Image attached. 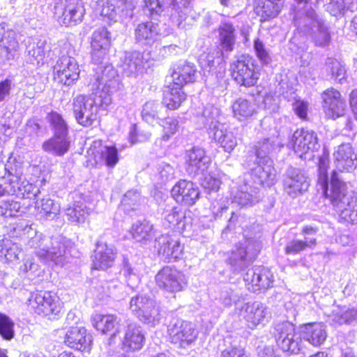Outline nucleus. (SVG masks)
I'll return each instance as SVG.
<instances>
[{
  "label": "nucleus",
  "instance_id": "42",
  "mask_svg": "<svg viewBox=\"0 0 357 357\" xmlns=\"http://www.w3.org/2000/svg\"><path fill=\"white\" fill-rule=\"evenodd\" d=\"M22 251V248L10 239L0 241V259L3 263L10 264L17 262Z\"/></svg>",
  "mask_w": 357,
  "mask_h": 357
},
{
  "label": "nucleus",
  "instance_id": "33",
  "mask_svg": "<svg viewBox=\"0 0 357 357\" xmlns=\"http://www.w3.org/2000/svg\"><path fill=\"white\" fill-rule=\"evenodd\" d=\"M160 38L158 25L153 22L139 24L135 29V38L142 45L151 46Z\"/></svg>",
  "mask_w": 357,
  "mask_h": 357
},
{
  "label": "nucleus",
  "instance_id": "41",
  "mask_svg": "<svg viewBox=\"0 0 357 357\" xmlns=\"http://www.w3.org/2000/svg\"><path fill=\"white\" fill-rule=\"evenodd\" d=\"M35 208L38 218L45 220H52L56 218L61 209L60 205L49 197L37 200L35 203Z\"/></svg>",
  "mask_w": 357,
  "mask_h": 357
},
{
  "label": "nucleus",
  "instance_id": "55",
  "mask_svg": "<svg viewBox=\"0 0 357 357\" xmlns=\"http://www.w3.org/2000/svg\"><path fill=\"white\" fill-rule=\"evenodd\" d=\"M160 124L163 128L162 139L164 141H168L178 130V121L174 117H167L162 119Z\"/></svg>",
  "mask_w": 357,
  "mask_h": 357
},
{
  "label": "nucleus",
  "instance_id": "31",
  "mask_svg": "<svg viewBox=\"0 0 357 357\" xmlns=\"http://www.w3.org/2000/svg\"><path fill=\"white\" fill-rule=\"evenodd\" d=\"M116 251L112 245H109L106 243L98 241L96 244V248L94 250L93 259V266L97 270H106L113 266L115 258Z\"/></svg>",
  "mask_w": 357,
  "mask_h": 357
},
{
  "label": "nucleus",
  "instance_id": "22",
  "mask_svg": "<svg viewBox=\"0 0 357 357\" xmlns=\"http://www.w3.org/2000/svg\"><path fill=\"white\" fill-rule=\"evenodd\" d=\"M96 163L102 162L108 167H114L119 162L118 150L114 146H104L100 140H95L87 151Z\"/></svg>",
  "mask_w": 357,
  "mask_h": 357
},
{
  "label": "nucleus",
  "instance_id": "13",
  "mask_svg": "<svg viewBox=\"0 0 357 357\" xmlns=\"http://www.w3.org/2000/svg\"><path fill=\"white\" fill-rule=\"evenodd\" d=\"M238 310L239 317L252 330L259 326H264L271 317L267 306L259 301L245 303Z\"/></svg>",
  "mask_w": 357,
  "mask_h": 357
},
{
  "label": "nucleus",
  "instance_id": "49",
  "mask_svg": "<svg viewBox=\"0 0 357 357\" xmlns=\"http://www.w3.org/2000/svg\"><path fill=\"white\" fill-rule=\"evenodd\" d=\"M275 140L274 138H267L257 142L255 146V153L249 154L247 159L249 162L264 160V158H270L269 154L274 149Z\"/></svg>",
  "mask_w": 357,
  "mask_h": 357
},
{
  "label": "nucleus",
  "instance_id": "26",
  "mask_svg": "<svg viewBox=\"0 0 357 357\" xmlns=\"http://www.w3.org/2000/svg\"><path fill=\"white\" fill-rule=\"evenodd\" d=\"M64 344L68 347L79 351H89L92 338L84 327H70L65 335Z\"/></svg>",
  "mask_w": 357,
  "mask_h": 357
},
{
  "label": "nucleus",
  "instance_id": "29",
  "mask_svg": "<svg viewBox=\"0 0 357 357\" xmlns=\"http://www.w3.org/2000/svg\"><path fill=\"white\" fill-rule=\"evenodd\" d=\"M1 55L7 60L14 59L19 54L18 33L13 30L5 31V24H0Z\"/></svg>",
  "mask_w": 357,
  "mask_h": 357
},
{
  "label": "nucleus",
  "instance_id": "48",
  "mask_svg": "<svg viewBox=\"0 0 357 357\" xmlns=\"http://www.w3.org/2000/svg\"><path fill=\"white\" fill-rule=\"evenodd\" d=\"M321 73L326 79L330 78L341 82L345 77L346 70L339 61L333 58H328L321 70Z\"/></svg>",
  "mask_w": 357,
  "mask_h": 357
},
{
  "label": "nucleus",
  "instance_id": "46",
  "mask_svg": "<svg viewBox=\"0 0 357 357\" xmlns=\"http://www.w3.org/2000/svg\"><path fill=\"white\" fill-rule=\"evenodd\" d=\"M217 144L227 153H230L237 146V139L233 132L225 126L211 134Z\"/></svg>",
  "mask_w": 357,
  "mask_h": 357
},
{
  "label": "nucleus",
  "instance_id": "35",
  "mask_svg": "<svg viewBox=\"0 0 357 357\" xmlns=\"http://www.w3.org/2000/svg\"><path fill=\"white\" fill-rule=\"evenodd\" d=\"M327 321L331 325L351 324L357 322V308H346L333 305L330 311L324 312Z\"/></svg>",
  "mask_w": 357,
  "mask_h": 357
},
{
  "label": "nucleus",
  "instance_id": "20",
  "mask_svg": "<svg viewBox=\"0 0 357 357\" xmlns=\"http://www.w3.org/2000/svg\"><path fill=\"white\" fill-rule=\"evenodd\" d=\"M291 141L294 152L301 158L307 153L313 152L319 147L316 133L308 129L296 130Z\"/></svg>",
  "mask_w": 357,
  "mask_h": 357
},
{
  "label": "nucleus",
  "instance_id": "38",
  "mask_svg": "<svg viewBox=\"0 0 357 357\" xmlns=\"http://www.w3.org/2000/svg\"><path fill=\"white\" fill-rule=\"evenodd\" d=\"M224 119L220 109L213 105L205 107L201 116L202 123L210 135L225 126L222 123Z\"/></svg>",
  "mask_w": 357,
  "mask_h": 357
},
{
  "label": "nucleus",
  "instance_id": "50",
  "mask_svg": "<svg viewBox=\"0 0 357 357\" xmlns=\"http://www.w3.org/2000/svg\"><path fill=\"white\" fill-rule=\"evenodd\" d=\"M317 243L314 237L305 236L304 240L294 239L289 241L285 246L287 255H296L306 248H313Z\"/></svg>",
  "mask_w": 357,
  "mask_h": 357
},
{
  "label": "nucleus",
  "instance_id": "19",
  "mask_svg": "<svg viewBox=\"0 0 357 357\" xmlns=\"http://www.w3.org/2000/svg\"><path fill=\"white\" fill-rule=\"evenodd\" d=\"M154 246L160 258L165 262H174L182 257L183 246L178 239L169 235H161L156 238Z\"/></svg>",
  "mask_w": 357,
  "mask_h": 357
},
{
  "label": "nucleus",
  "instance_id": "54",
  "mask_svg": "<svg viewBox=\"0 0 357 357\" xmlns=\"http://www.w3.org/2000/svg\"><path fill=\"white\" fill-rule=\"evenodd\" d=\"M160 105L155 101L146 102L142 110V117L144 121L149 124L153 123L158 119V108Z\"/></svg>",
  "mask_w": 357,
  "mask_h": 357
},
{
  "label": "nucleus",
  "instance_id": "4",
  "mask_svg": "<svg viewBox=\"0 0 357 357\" xmlns=\"http://www.w3.org/2000/svg\"><path fill=\"white\" fill-rule=\"evenodd\" d=\"M27 165L20 156L11 155L6 164L0 162V167L6 169L10 181V192L22 199L35 198L40 190L36 185L29 183L25 176L24 170Z\"/></svg>",
  "mask_w": 357,
  "mask_h": 357
},
{
  "label": "nucleus",
  "instance_id": "45",
  "mask_svg": "<svg viewBox=\"0 0 357 357\" xmlns=\"http://www.w3.org/2000/svg\"><path fill=\"white\" fill-rule=\"evenodd\" d=\"M234 117L239 121L245 120L256 113L255 104L246 98H238L231 105Z\"/></svg>",
  "mask_w": 357,
  "mask_h": 357
},
{
  "label": "nucleus",
  "instance_id": "12",
  "mask_svg": "<svg viewBox=\"0 0 357 357\" xmlns=\"http://www.w3.org/2000/svg\"><path fill=\"white\" fill-rule=\"evenodd\" d=\"M155 282L160 289L171 293L183 290L187 286L184 273L174 267H163L155 275Z\"/></svg>",
  "mask_w": 357,
  "mask_h": 357
},
{
  "label": "nucleus",
  "instance_id": "43",
  "mask_svg": "<svg viewBox=\"0 0 357 357\" xmlns=\"http://www.w3.org/2000/svg\"><path fill=\"white\" fill-rule=\"evenodd\" d=\"M283 1H259L257 0L255 12L264 21L275 17L283 7Z\"/></svg>",
  "mask_w": 357,
  "mask_h": 357
},
{
  "label": "nucleus",
  "instance_id": "11",
  "mask_svg": "<svg viewBox=\"0 0 357 357\" xmlns=\"http://www.w3.org/2000/svg\"><path fill=\"white\" fill-rule=\"evenodd\" d=\"M231 75L240 86L251 87L259 79L260 73L251 59H238L230 66Z\"/></svg>",
  "mask_w": 357,
  "mask_h": 357
},
{
  "label": "nucleus",
  "instance_id": "64",
  "mask_svg": "<svg viewBox=\"0 0 357 357\" xmlns=\"http://www.w3.org/2000/svg\"><path fill=\"white\" fill-rule=\"evenodd\" d=\"M220 357H251V356L243 347L231 346L224 349Z\"/></svg>",
  "mask_w": 357,
  "mask_h": 357
},
{
  "label": "nucleus",
  "instance_id": "7",
  "mask_svg": "<svg viewBox=\"0 0 357 357\" xmlns=\"http://www.w3.org/2000/svg\"><path fill=\"white\" fill-rule=\"evenodd\" d=\"M243 243L236 245L229 258V263L234 272L241 271L252 261L259 252L260 243L255 238L244 234Z\"/></svg>",
  "mask_w": 357,
  "mask_h": 357
},
{
  "label": "nucleus",
  "instance_id": "32",
  "mask_svg": "<svg viewBox=\"0 0 357 357\" xmlns=\"http://www.w3.org/2000/svg\"><path fill=\"white\" fill-rule=\"evenodd\" d=\"M259 200V190L256 186H251L247 183L239 185L236 190L232 191V204L241 207L251 206Z\"/></svg>",
  "mask_w": 357,
  "mask_h": 357
},
{
  "label": "nucleus",
  "instance_id": "62",
  "mask_svg": "<svg viewBox=\"0 0 357 357\" xmlns=\"http://www.w3.org/2000/svg\"><path fill=\"white\" fill-rule=\"evenodd\" d=\"M229 202V199L227 197H221L212 202L211 210L215 219L221 217L222 213L227 210Z\"/></svg>",
  "mask_w": 357,
  "mask_h": 357
},
{
  "label": "nucleus",
  "instance_id": "9",
  "mask_svg": "<svg viewBox=\"0 0 357 357\" xmlns=\"http://www.w3.org/2000/svg\"><path fill=\"white\" fill-rule=\"evenodd\" d=\"M130 309L142 322L151 326H155L160 321L158 306L153 300L146 296L132 297L130 302Z\"/></svg>",
  "mask_w": 357,
  "mask_h": 357
},
{
  "label": "nucleus",
  "instance_id": "37",
  "mask_svg": "<svg viewBox=\"0 0 357 357\" xmlns=\"http://www.w3.org/2000/svg\"><path fill=\"white\" fill-rule=\"evenodd\" d=\"M73 199V203L65 209V215L73 223H84L89 215L90 209L85 205L79 193L75 192Z\"/></svg>",
  "mask_w": 357,
  "mask_h": 357
},
{
  "label": "nucleus",
  "instance_id": "8",
  "mask_svg": "<svg viewBox=\"0 0 357 357\" xmlns=\"http://www.w3.org/2000/svg\"><path fill=\"white\" fill-rule=\"evenodd\" d=\"M54 15L67 26L79 24L85 14L82 0H54Z\"/></svg>",
  "mask_w": 357,
  "mask_h": 357
},
{
  "label": "nucleus",
  "instance_id": "18",
  "mask_svg": "<svg viewBox=\"0 0 357 357\" xmlns=\"http://www.w3.org/2000/svg\"><path fill=\"white\" fill-rule=\"evenodd\" d=\"M295 24L298 28H305V30H312L314 33L315 44L319 46H325L328 44L330 36L327 27L317 18L314 10H310L303 18L296 17Z\"/></svg>",
  "mask_w": 357,
  "mask_h": 357
},
{
  "label": "nucleus",
  "instance_id": "39",
  "mask_svg": "<svg viewBox=\"0 0 357 357\" xmlns=\"http://www.w3.org/2000/svg\"><path fill=\"white\" fill-rule=\"evenodd\" d=\"M354 151L350 144H342L334 153L336 168L340 171H349L355 166Z\"/></svg>",
  "mask_w": 357,
  "mask_h": 357
},
{
  "label": "nucleus",
  "instance_id": "17",
  "mask_svg": "<svg viewBox=\"0 0 357 357\" xmlns=\"http://www.w3.org/2000/svg\"><path fill=\"white\" fill-rule=\"evenodd\" d=\"M243 280L248 289L254 293L268 289L274 282L271 271L260 266L249 268L243 275Z\"/></svg>",
  "mask_w": 357,
  "mask_h": 357
},
{
  "label": "nucleus",
  "instance_id": "51",
  "mask_svg": "<svg viewBox=\"0 0 357 357\" xmlns=\"http://www.w3.org/2000/svg\"><path fill=\"white\" fill-rule=\"evenodd\" d=\"M24 213L25 208L17 201H3L0 204V215L5 218L21 216Z\"/></svg>",
  "mask_w": 357,
  "mask_h": 357
},
{
  "label": "nucleus",
  "instance_id": "36",
  "mask_svg": "<svg viewBox=\"0 0 357 357\" xmlns=\"http://www.w3.org/2000/svg\"><path fill=\"white\" fill-rule=\"evenodd\" d=\"M172 82L180 86L195 82L197 71L194 63L185 61H180L172 74Z\"/></svg>",
  "mask_w": 357,
  "mask_h": 357
},
{
  "label": "nucleus",
  "instance_id": "56",
  "mask_svg": "<svg viewBox=\"0 0 357 357\" xmlns=\"http://www.w3.org/2000/svg\"><path fill=\"white\" fill-rule=\"evenodd\" d=\"M91 47H109L110 38L109 33L105 27L97 29L92 35Z\"/></svg>",
  "mask_w": 357,
  "mask_h": 357
},
{
  "label": "nucleus",
  "instance_id": "40",
  "mask_svg": "<svg viewBox=\"0 0 357 357\" xmlns=\"http://www.w3.org/2000/svg\"><path fill=\"white\" fill-rule=\"evenodd\" d=\"M183 87L172 83L167 86L163 93V103L171 110L178 109L186 99Z\"/></svg>",
  "mask_w": 357,
  "mask_h": 357
},
{
  "label": "nucleus",
  "instance_id": "60",
  "mask_svg": "<svg viewBox=\"0 0 357 357\" xmlns=\"http://www.w3.org/2000/svg\"><path fill=\"white\" fill-rule=\"evenodd\" d=\"M326 10L331 13V15L337 16L342 13L344 8V0H320Z\"/></svg>",
  "mask_w": 357,
  "mask_h": 357
},
{
  "label": "nucleus",
  "instance_id": "23",
  "mask_svg": "<svg viewBox=\"0 0 357 357\" xmlns=\"http://www.w3.org/2000/svg\"><path fill=\"white\" fill-rule=\"evenodd\" d=\"M310 182L306 174L300 169L289 168L284 183V191L291 197H296L307 191Z\"/></svg>",
  "mask_w": 357,
  "mask_h": 357
},
{
  "label": "nucleus",
  "instance_id": "2",
  "mask_svg": "<svg viewBox=\"0 0 357 357\" xmlns=\"http://www.w3.org/2000/svg\"><path fill=\"white\" fill-rule=\"evenodd\" d=\"M328 167V158L321 157L319 160L318 184L326 197L330 199L340 219L351 224L357 223V195L353 191H347V184L340 179L335 171L331 175L329 187Z\"/></svg>",
  "mask_w": 357,
  "mask_h": 357
},
{
  "label": "nucleus",
  "instance_id": "52",
  "mask_svg": "<svg viewBox=\"0 0 357 357\" xmlns=\"http://www.w3.org/2000/svg\"><path fill=\"white\" fill-rule=\"evenodd\" d=\"M174 177V169L170 165L161 162L157 167L156 172L153 175V180L158 184L162 185L171 181Z\"/></svg>",
  "mask_w": 357,
  "mask_h": 357
},
{
  "label": "nucleus",
  "instance_id": "47",
  "mask_svg": "<svg viewBox=\"0 0 357 357\" xmlns=\"http://www.w3.org/2000/svg\"><path fill=\"white\" fill-rule=\"evenodd\" d=\"M130 233L136 241L146 243L154 236L153 226L146 220L137 222L132 224Z\"/></svg>",
  "mask_w": 357,
  "mask_h": 357
},
{
  "label": "nucleus",
  "instance_id": "57",
  "mask_svg": "<svg viewBox=\"0 0 357 357\" xmlns=\"http://www.w3.org/2000/svg\"><path fill=\"white\" fill-rule=\"evenodd\" d=\"M0 335L7 340L14 337V323L9 317L2 313H0Z\"/></svg>",
  "mask_w": 357,
  "mask_h": 357
},
{
  "label": "nucleus",
  "instance_id": "53",
  "mask_svg": "<svg viewBox=\"0 0 357 357\" xmlns=\"http://www.w3.org/2000/svg\"><path fill=\"white\" fill-rule=\"evenodd\" d=\"M185 218V213L179 207H173L165 212L164 224L168 227L178 226Z\"/></svg>",
  "mask_w": 357,
  "mask_h": 357
},
{
  "label": "nucleus",
  "instance_id": "1",
  "mask_svg": "<svg viewBox=\"0 0 357 357\" xmlns=\"http://www.w3.org/2000/svg\"><path fill=\"white\" fill-rule=\"evenodd\" d=\"M98 91L91 96L79 95L73 99V110L77 122L85 127L98 121L100 108L105 109L112 102V93L118 84L116 71L110 64L98 67Z\"/></svg>",
  "mask_w": 357,
  "mask_h": 357
},
{
  "label": "nucleus",
  "instance_id": "34",
  "mask_svg": "<svg viewBox=\"0 0 357 357\" xmlns=\"http://www.w3.org/2000/svg\"><path fill=\"white\" fill-rule=\"evenodd\" d=\"M303 340L314 347H319L327 337L326 326L321 323H308L300 326Z\"/></svg>",
  "mask_w": 357,
  "mask_h": 357
},
{
  "label": "nucleus",
  "instance_id": "14",
  "mask_svg": "<svg viewBox=\"0 0 357 357\" xmlns=\"http://www.w3.org/2000/svg\"><path fill=\"white\" fill-rule=\"evenodd\" d=\"M80 70L77 60L70 56L63 55L54 67V78L58 82L71 86L79 77Z\"/></svg>",
  "mask_w": 357,
  "mask_h": 357
},
{
  "label": "nucleus",
  "instance_id": "21",
  "mask_svg": "<svg viewBox=\"0 0 357 357\" xmlns=\"http://www.w3.org/2000/svg\"><path fill=\"white\" fill-rule=\"evenodd\" d=\"M321 98L324 113L328 118L335 119L344 116L347 103L339 91L333 88L327 89L321 93Z\"/></svg>",
  "mask_w": 357,
  "mask_h": 357
},
{
  "label": "nucleus",
  "instance_id": "24",
  "mask_svg": "<svg viewBox=\"0 0 357 357\" xmlns=\"http://www.w3.org/2000/svg\"><path fill=\"white\" fill-rule=\"evenodd\" d=\"M199 188L191 181L181 180L172 189L174 200L184 206H192L199 198Z\"/></svg>",
  "mask_w": 357,
  "mask_h": 357
},
{
  "label": "nucleus",
  "instance_id": "59",
  "mask_svg": "<svg viewBox=\"0 0 357 357\" xmlns=\"http://www.w3.org/2000/svg\"><path fill=\"white\" fill-rule=\"evenodd\" d=\"M98 10L101 16L113 20L116 16V10L114 4L109 0H99L98 2Z\"/></svg>",
  "mask_w": 357,
  "mask_h": 357
},
{
  "label": "nucleus",
  "instance_id": "6",
  "mask_svg": "<svg viewBox=\"0 0 357 357\" xmlns=\"http://www.w3.org/2000/svg\"><path fill=\"white\" fill-rule=\"evenodd\" d=\"M274 337L279 348L289 354H296L302 348V335L295 326L288 321L279 322L274 326Z\"/></svg>",
  "mask_w": 357,
  "mask_h": 357
},
{
  "label": "nucleus",
  "instance_id": "44",
  "mask_svg": "<svg viewBox=\"0 0 357 357\" xmlns=\"http://www.w3.org/2000/svg\"><path fill=\"white\" fill-rule=\"evenodd\" d=\"M218 31L220 45L222 50L231 52L234 48L236 40L234 25L228 22H222Z\"/></svg>",
  "mask_w": 357,
  "mask_h": 357
},
{
  "label": "nucleus",
  "instance_id": "63",
  "mask_svg": "<svg viewBox=\"0 0 357 357\" xmlns=\"http://www.w3.org/2000/svg\"><path fill=\"white\" fill-rule=\"evenodd\" d=\"M220 184L221 181L215 173L205 175L202 183L203 188L208 192L218 191Z\"/></svg>",
  "mask_w": 357,
  "mask_h": 357
},
{
  "label": "nucleus",
  "instance_id": "10",
  "mask_svg": "<svg viewBox=\"0 0 357 357\" xmlns=\"http://www.w3.org/2000/svg\"><path fill=\"white\" fill-rule=\"evenodd\" d=\"M28 305L36 314L41 316L58 315L62 309V303L59 297L45 291L31 293Z\"/></svg>",
  "mask_w": 357,
  "mask_h": 357
},
{
  "label": "nucleus",
  "instance_id": "25",
  "mask_svg": "<svg viewBox=\"0 0 357 357\" xmlns=\"http://www.w3.org/2000/svg\"><path fill=\"white\" fill-rule=\"evenodd\" d=\"M151 59L150 52L138 51L126 52L121 59V67L127 76H137Z\"/></svg>",
  "mask_w": 357,
  "mask_h": 357
},
{
  "label": "nucleus",
  "instance_id": "27",
  "mask_svg": "<svg viewBox=\"0 0 357 357\" xmlns=\"http://www.w3.org/2000/svg\"><path fill=\"white\" fill-rule=\"evenodd\" d=\"M145 342V335L142 328L135 322H131L124 328L122 339L123 349L127 351L140 350Z\"/></svg>",
  "mask_w": 357,
  "mask_h": 357
},
{
  "label": "nucleus",
  "instance_id": "15",
  "mask_svg": "<svg viewBox=\"0 0 357 357\" xmlns=\"http://www.w3.org/2000/svg\"><path fill=\"white\" fill-rule=\"evenodd\" d=\"M168 332L172 342L184 349L195 344L199 335L194 324L180 319L169 326Z\"/></svg>",
  "mask_w": 357,
  "mask_h": 357
},
{
  "label": "nucleus",
  "instance_id": "28",
  "mask_svg": "<svg viewBox=\"0 0 357 357\" xmlns=\"http://www.w3.org/2000/svg\"><path fill=\"white\" fill-rule=\"evenodd\" d=\"M186 171L190 175L203 174L210 165V158L205 151L199 147H193L185 155Z\"/></svg>",
  "mask_w": 357,
  "mask_h": 357
},
{
  "label": "nucleus",
  "instance_id": "3",
  "mask_svg": "<svg viewBox=\"0 0 357 357\" xmlns=\"http://www.w3.org/2000/svg\"><path fill=\"white\" fill-rule=\"evenodd\" d=\"M14 232L16 236L29 238L27 245L34 250L42 263L49 266L63 264L68 241L62 236H47L37 231L25 220L17 223Z\"/></svg>",
  "mask_w": 357,
  "mask_h": 357
},
{
  "label": "nucleus",
  "instance_id": "16",
  "mask_svg": "<svg viewBox=\"0 0 357 357\" xmlns=\"http://www.w3.org/2000/svg\"><path fill=\"white\" fill-rule=\"evenodd\" d=\"M246 165L256 184L270 187L275 183L276 171L273 167L271 158L265 157L264 160H253L252 162H249V159H247Z\"/></svg>",
  "mask_w": 357,
  "mask_h": 357
},
{
  "label": "nucleus",
  "instance_id": "58",
  "mask_svg": "<svg viewBox=\"0 0 357 357\" xmlns=\"http://www.w3.org/2000/svg\"><path fill=\"white\" fill-rule=\"evenodd\" d=\"M140 199V194L137 190H129L124 195L121 201V206L127 212L134 210L138 206Z\"/></svg>",
  "mask_w": 357,
  "mask_h": 357
},
{
  "label": "nucleus",
  "instance_id": "61",
  "mask_svg": "<svg viewBox=\"0 0 357 357\" xmlns=\"http://www.w3.org/2000/svg\"><path fill=\"white\" fill-rule=\"evenodd\" d=\"M151 133L147 131L139 132L136 125H132L129 132V139L131 144L145 142L151 138Z\"/></svg>",
  "mask_w": 357,
  "mask_h": 357
},
{
  "label": "nucleus",
  "instance_id": "30",
  "mask_svg": "<svg viewBox=\"0 0 357 357\" xmlns=\"http://www.w3.org/2000/svg\"><path fill=\"white\" fill-rule=\"evenodd\" d=\"M93 327L102 334L110 335L109 344L115 339L119 331L121 319L115 314H96L92 318Z\"/></svg>",
  "mask_w": 357,
  "mask_h": 357
},
{
  "label": "nucleus",
  "instance_id": "5",
  "mask_svg": "<svg viewBox=\"0 0 357 357\" xmlns=\"http://www.w3.org/2000/svg\"><path fill=\"white\" fill-rule=\"evenodd\" d=\"M48 120L54 132L52 137L43 142L42 149L57 156L63 155L70 147L68 128L62 116L57 112L48 114Z\"/></svg>",
  "mask_w": 357,
  "mask_h": 357
}]
</instances>
